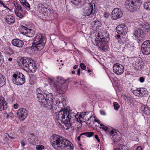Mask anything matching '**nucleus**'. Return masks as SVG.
<instances>
[{
	"label": "nucleus",
	"instance_id": "obj_1",
	"mask_svg": "<svg viewBox=\"0 0 150 150\" xmlns=\"http://www.w3.org/2000/svg\"><path fill=\"white\" fill-rule=\"evenodd\" d=\"M50 143L56 150H63L67 147H69L71 150L74 149L72 143L69 140L56 134H54L50 138Z\"/></svg>",
	"mask_w": 150,
	"mask_h": 150
},
{
	"label": "nucleus",
	"instance_id": "obj_2",
	"mask_svg": "<svg viewBox=\"0 0 150 150\" xmlns=\"http://www.w3.org/2000/svg\"><path fill=\"white\" fill-rule=\"evenodd\" d=\"M19 66L25 69H27L32 72H34L37 69V67L34 61L30 58L23 57L21 59L18 63Z\"/></svg>",
	"mask_w": 150,
	"mask_h": 150
},
{
	"label": "nucleus",
	"instance_id": "obj_3",
	"mask_svg": "<svg viewBox=\"0 0 150 150\" xmlns=\"http://www.w3.org/2000/svg\"><path fill=\"white\" fill-rule=\"evenodd\" d=\"M75 115H73V117L69 115L70 118H68V121L67 119L65 120L64 118L62 119V121L64 122V124L67 127L66 129H69L70 127L73 129H78L82 126V121H79L78 119L76 120Z\"/></svg>",
	"mask_w": 150,
	"mask_h": 150
},
{
	"label": "nucleus",
	"instance_id": "obj_4",
	"mask_svg": "<svg viewBox=\"0 0 150 150\" xmlns=\"http://www.w3.org/2000/svg\"><path fill=\"white\" fill-rule=\"evenodd\" d=\"M54 112H55L56 114V118L57 120H60L64 124V122L62 121V119L64 118L65 120L67 119V120L68 121V118L69 117L70 118L69 115H71V117H73L74 115L72 113H70L66 108H64L63 110L62 109L57 112H55L54 111Z\"/></svg>",
	"mask_w": 150,
	"mask_h": 150
},
{
	"label": "nucleus",
	"instance_id": "obj_5",
	"mask_svg": "<svg viewBox=\"0 0 150 150\" xmlns=\"http://www.w3.org/2000/svg\"><path fill=\"white\" fill-rule=\"evenodd\" d=\"M140 3V0H127L125 5L129 11L133 12L139 6Z\"/></svg>",
	"mask_w": 150,
	"mask_h": 150
},
{
	"label": "nucleus",
	"instance_id": "obj_6",
	"mask_svg": "<svg viewBox=\"0 0 150 150\" xmlns=\"http://www.w3.org/2000/svg\"><path fill=\"white\" fill-rule=\"evenodd\" d=\"M45 99L46 100V103L44 106L52 111H54V110H56L57 108H55V106H56L55 104H54L53 97L51 93H46Z\"/></svg>",
	"mask_w": 150,
	"mask_h": 150
},
{
	"label": "nucleus",
	"instance_id": "obj_7",
	"mask_svg": "<svg viewBox=\"0 0 150 150\" xmlns=\"http://www.w3.org/2000/svg\"><path fill=\"white\" fill-rule=\"evenodd\" d=\"M12 81L17 85H21L25 81L24 76L22 73L14 74L13 75Z\"/></svg>",
	"mask_w": 150,
	"mask_h": 150
},
{
	"label": "nucleus",
	"instance_id": "obj_8",
	"mask_svg": "<svg viewBox=\"0 0 150 150\" xmlns=\"http://www.w3.org/2000/svg\"><path fill=\"white\" fill-rule=\"evenodd\" d=\"M34 43L40 45V48L44 47L46 40L44 35L41 34H38L33 39Z\"/></svg>",
	"mask_w": 150,
	"mask_h": 150
},
{
	"label": "nucleus",
	"instance_id": "obj_9",
	"mask_svg": "<svg viewBox=\"0 0 150 150\" xmlns=\"http://www.w3.org/2000/svg\"><path fill=\"white\" fill-rule=\"evenodd\" d=\"M142 51L144 55H148L150 54V41H144L141 46Z\"/></svg>",
	"mask_w": 150,
	"mask_h": 150
},
{
	"label": "nucleus",
	"instance_id": "obj_10",
	"mask_svg": "<svg viewBox=\"0 0 150 150\" xmlns=\"http://www.w3.org/2000/svg\"><path fill=\"white\" fill-rule=\"evenodd\" d=\"M18 118L21 121H23L28 115L27 111L23 108H20L18 110L17 112Z\"/></svg>",
	"mask_w": 150,
	"mask_h": 150
},
{
	"label": "nucleus",
	"instance_id": "obj_11",
	"mask_svg": "<svg viewBox=\"0 0 150 150\" xmlns=\"http://www.w3.org/2000/svg\"><path fill=\"white\" fill-rule=\"evenodd\" d=\"M95 11L93 10V6L89 4L88 5L87 7L84 9L82 15L85 16H90V17H92Z\"/></svg>",
	"mask_w": 150,
	"mask_h": 150
},
{
	"label": "nucleus",
	"instance_id": "obj_12",
	"mask_svg": "<svg viewBox=\"0 0 150 150\" xmlns=\"http://www.w3.org/2000/svg\"><path fill=\"white\" fill-rule=\"evenodd\" d=\"M38 10L40 13L45 16H48L51 13L50 10L45 7L44 5L41 3L38 4Z\"/></svg>",
	"mask_w": 150,
	"mask_h": 150
},
{
	"label": "nucleus",
	"instance_id": "obj_13",
	"mask_svg": "<svg viewBox=\"0 0 150 150\" xmlns=\"http://www.w3.org/2000/svg\"><path fill=\"white\" fill-rule=\"evenodd\" d=\"M113 70L114 72L117 75L122 74L124 71V68L123 66L118 63L114 65Z\"/></svg>",
	"mask_w": 150,
	"mask_h": 150
},
{
	"label": "nucleus",
	"instance_id": "obj_14",
	"mask_svg": "<svg viewBox=\"0 0 150 150\" xmlns=\"http://www.w3.org/2000/svg\"><path fill=\"white\" fill-rule=\"evenodd\" d=\"M134 35L140 41L142 42L145 39V35L141 29L138 28L137 29L134 31Z\"/></svg>",
	"mask_w": 150,
	"mask_h": 150
},
{
	"label": "nucleus",
	"instance_id": "obj_15",
	"mask_svg": "<svg viewBox=\"0 0 150 150\" xmlns=\"http://www.w3.org/2000/svg\"><path fill=\"white\" fill-rule=\"evenodd\" d=\"M122 16V13L121 10L118 8H114L112 12V17L114 20L121 17Z\"/></svg>",
	"mask_w": 150,
	"mask_h": 150
},
{
	"label": "nucleus",
	"instance_id": "obj_16",
	"mask_svg": "<svg viewBox=\"0 0 150 150\" xmlns=\"http://www.w3.org/2000/svg\"><path fill=\"white\" fill-rule=\"evenodd\" d=\"M127 27L126 25L124 24H121L118 25L116 30L117 33L120 35H123L127 32Z\"/></svg>",
	"mask_w": 150,
	"mask_h": 150
},
{
	"label": "nucleus",
	"instance_id": "obj_17",
	"mask_svg": "<svg viewBox=\"0 0 150 150\" xmlns=\"http://www.w3.org/2000/svg\"><path fill=\"white\" fill-rule=\"evenodd\" d=\"M133 93H135V95L140 97H142L146 93V89L142 88H138L137 89L133 90Z\"/></svg>",
	"mask_w": 150,
	"mask_h": 150
},
{
	"label": "nucleus",
	"instance_id": "obj_18",
	"mask_svg": "<svg viewBox=\"0 0 150 150\" xmlns=\"http://www.w3.org/2000/svg\"><path fill=\"white\" fill-rule=\"evenodd\" d=\"M109 134L112 136V139L114 142H118L120 140V137L115 129H112L110 132H109Z\"/></svg>",
	"mask_w": 150,
	"mask_h": 150
},
{
	"label": "nucleus",
	"instance_id": "obj_19",
	"mask_svg": "<svg viewBox=\"0 0 150 150\" xmlns=\"http://www.w3.org/2000/svg\"><path fill=\"white\" fill-rule=\"evenodd\" d=\"M13 45L18 47H21L23 45V42L21 40L18 39H14L12 41Z\"/></svg>",
	"mask_w": 150,
	"mask_h": 150
},
{
	"label": "nucleus",
	"instance_id": "obj_20",
	"mask_svg": "<svg viewBox=\"0 0 150 150\" xmlns=\"http://www.w3.org/2000/svg\"><path fill=\"white\" fill-rule=\"evenodd\" d=\"M46 93H43V94H39L38 95L37 97L41 105H44L46 103V100L45 99V96H46Z\"/></svg>",
	"mask_w": 150,
	"mask_h": 150
},
{
	"label": "nucleus",
	"instance_id": "obj_21",
	"mask_svg": "<svg viewBox=\"0 0 150 150\" xmlns=\"http://www.w3.org/2000/svg\"><path fill=\"white\" fill-rule=\"evenodd\" d=\"M38 45L37 44H35L34 43L33 44L32 46L31 47V50L33 52L34 51L35 53H36L38 51H40L44 48V47H43L41 48L39 47L40 45Z\"/></svg>",
	"mask_w": 150,
	"mask_h": 150
},
{
	"label": "nucleus",
	"instance_id": "obj_22",
	"mask_svg": "<svg viewBox=\"0 0 150 150\" xmlns=\"http://www.w3.org/2000/svg\"><path fill=\"white\" fill-rule=\"evenodd\" d=\"M6 21L8 24H11L14 22V18L11 15H7L6 17Z\"/></svg>",
	"mask_w": 150,
	"mask_h": 150
},
{
	"label": "nucleus",
	"instance_id": "obj_23",
	"mask_svg": "<svg viewBox=\"0 0 150 150\" xmlns=\"http://www.w3.org/2000/svg\"><path fill=\"white\" fill-rule=\"evenodd\" d=\"M139 29H141V30L143 31V32H148L147 30H149V25L148 24H140L139 26Z\"/></svg>",
	"mask_w": 150,
	"mask_h": 150
},
{
	"label": "nucleus",
	"instance_id": "obj_24",
	"mask_svg": "<svg viewBox=\"0 0 150 150\" xmlns=\"http://www.w3.org/2000/svg\"><path fill=\"white\" fill-rule=\"evenodd\" d=\"M21 32L23 34L25 35L28 31H30V29L27 28L23 25H21L20 28Z\"/></svg>",
	"mask_w": 150,
	"mask_h": 150
},
{
	"label": "nucleus",
	"instance_id": "obj_25",
	"mask_svg": "<svg viewBox=\"0 0 150 150\" xmlns=\"http://www.w3.org/2000/svg\"><path fill=\"white\" fill-rule=\"evenodd\" d=\"M142 111L144 114L147 115H150V108L148 106H143L142 107Z\"/></svg>",
	"mask_w": 150,
	"mask_h": 150
},
{
	"label": "nucleus",
	"instance_id": "obj_26",
	"mask_svg": "<svg viewBox=\"0 0 150 150\" xmlns=\"http://www.w3.org/2000/svg\"><path fill=\"white\" fill-rule=\"evenodd\" d=\"M0 105V110L2 111L6 110L7 108V104L5 101L4 103H2Z\"/></svg>",
	"mask_w": 150,
	"mask_h": 150
},
{
	"label": "nucleus",
	"instance_id": "obj_27",
	"mask_svg": "<svg viewBox=\"0 0 150 150\" xmlns=\"http://www.w3.org/2000/svg\"><path fill=\"white\" fill-rule=\"evenodd\" d=\"M14 4L17 10L23 12V10L21 5L18 4L16 1L14 2Z\"/></svg>",
	"mask_w": 150,
	"mask_h": 150
},
{
	"label": "nucleus",
	"instance_id": "obj_28",
	"mask_svg": "<svg viewBox=\"0 0 150 150\" xmlns=\"http://www.w3.org/2000/svg\"><path fill=\"white\" fill-rule=\"evenodd\" d=\"M142 66V64L141 62L136 63L135 64L134 69L136 70L141 69Z\"/></svg>",
	"mask_w": 150,
	"mask_h": 150
},
{
	"label": "nucleus",
	"instance_id": "obj_29",
	"mask_svg": "<svg viewBox=\"0 0 150 150\" xmlns=\"http://www.w3.org/2000/svg\"><path fill=\"white\" fill-rule=\"evenodd\" d=\"M20 11H16L15 10V13L16 15L18 17L21 18L24 17L23 14Z\"/></svg>",
	"mask_w": 150,
	"mask_h": 150
},
{
	"label": "nucleus",
	"instance_id": "obj_30",
	"mask_svg": "<svg viewBox=\"0 0 150 150\" xmlns=\"http://www.w3.org/2000/svg\"><path fill=\"white\" fill-rule=\"evenodd\" d=\"M144 6V8L147 10L150 11V1H148L145 3Z\"/></svg>",
	"mask_w": 150,
	"mask_h": 150
},
{
	"label": "nucleus",
	"instance_id": "obj_31",
	"mask_svg": "<svg viewBox=\"0 0 150 150\" xmlns=\"http://www.w3.org/2000/svg\"><path fill=\"white\" fill-rule=\"evenodd\" d=\"M4 115L6 118H12L14 117V115L12 112H9L8 113L6 112L4 113Z\"/></svg>",
	"mask_w": 150,
	"mask_h": 150
},
{
	"label": "nucleus",
	"instance_id": "obj_32",
	"mask_svg": "<svg viewBox=\"0 0 150 150\" xmlns=\"http://www.w3.org/2000/svg\"><path fill=\"white\" fill-rule=\"evenodd\" d=\"M21 4L26 9H28V10H30V7L29 4L26 2V1H25V2L23 3H22Z\"/></svg>",
	"mask_w": 150,
	"mask_h": 150
},
{
	"label": "nucleus",
	"instance_id": "obj_33",
	"mask_svg": "<svg viewBox=\"0 0 150 150\" xmlns=\"http://www.w3.org/2000/svg\"><path fill=\"white\" fill-rule=\"evenodd\" d=\"M83 134V135H85L87 137H91L93 135L94 133L93 132H89L84 133Z\"/></svg>",
	"mask_w": 150,
	"mask_h": 150
},
{
	"label": "nucleus",
	"instance_id": "obj_34",
	"mask_svg": "<svg viewBox=\"0 0 150 150\" xmlns=\"http://www.w3.org/2000/svg\"><path fill=\"white\" fill-rule=\"evenodd\" d=\"M33 32L32 30L30 29V31H28L25 35L29 37H32L33 36Z\"/></svg>",
	"mask_w": 150,
	"mask_h": 150
},
{
	"label": "nucleus",
	"instance_id": "obj_35",
	"mask_svg": "<svg viewBox=\"0 0 150 150\" xmlns=\"http://www.w3.org/2000/svg\"><path fill=\"white\" fill-rule=\"evenodd\" d=\"M82 2V0H72L71 2L75 5H77L79 4Z\"/></svg>",
	"mask_w": 150,
	"mask_h": 150
},
{
	"label": "nucleus",
	"instance_id": "obj_36",
	"mask_svg": "<svg viewBox=\"0 0 150 150\" xmlns=\"http://www.w3.org/2000/svg\"><path fill=\"white\" fill-rule=\"evenodd\" d=\"M113 104L115 110H118L120 108V105L118 103L116 102H114Z\"/></svg>",
	"mask_w": 150,
	"mask_h": 150
},
{
	"label": "nucleus",
	"instance_id": "obj_37",
	"mask_svg": "<svg viewBox=\"0 0 150 150\" xmlns=\"http://www.w3.org/2000/svg\"><path fill=\"white\" fill-rule=\"evenodd\" d=\"M5 80L3 76V75L0 73V84H3L4 83Z\"/></svg>",
	"mask_w": 150,
	"mask_h": 150
},
{
	"label": "nucleus",
	"instance_id": "obj_38",
	"mask_svg": "<svg viewBox=\"0 0 150 150\" xmlns=\"http://www.w3.org/2000/svg\"><path fill=\"white\" fill-rule=\"evenodd\" d=\"M44 148V146L41 145H37L36 146L37 150H42Z\"/></svg>",
	"mask_w": 150,
	"mask_h": 150
},
{
	"label": "nucleus",
	"instance_id": "obj_39",
	"mask_svg": "<svg viewBox=\"0 0 150 150\" xmlns=\"http://www.w3.org/2000/svg\"><path fill=\"white\" fill-rule=\"evenodd\" d=\"M100 128H102L105 131H107V132H108L109 134V132H110L111 131V130H110L108 127H105L104 126L103 127Z\"/></svg>",
	"mask_w": 150,
	"mask_h": 150
},
{
	"label": "nucleus",
	"instance_id": "obj_40",
	"mask_svg": "<svg viewBox=\"0 0 150 150\" xmlns=\"http://www.w3.org/2000/svg\"><path fill=\"white\" fill-rule=\"evenodd\" d=\"M80 67L83 70H85L86 69V66L84 63H81L80 64Z\"/></svg>",
	"mask_w": 150,
	"mask_h": 150
},
{
	"label": "nucleus",
	"instance_id": "obj_41",
	"mask_svg": "<svg viewBox=\"0 0 150 150\" xmlns=\"http://www.w3.org/2000/svg\"><path fill=\"white\" fill-rule=\"evenodd\" d=\"M36 93L37 94V95L39 94H43V93H44L43 92H42L40 88H38L36 90Z\"/></svg>",
	"mask_w": 150,
	"mask_h": 150
},
{
	"label": "nucleus",
	"instance_id": "obj_42",
	"mask_svg": "<svg viewBox=\"0 0 150 150\" xmlns=\"http://www.w3.org/2000/svg\"><path fill=\"white\" fill-rule=\"evenodd\" d=\"M0 4L3 5L4 7L6 8L7 9L10 10V9L8 8V7L6 6V5L3 3L2 1L0 0Z\"/></svg>",
	"mask_w": 150,
	"mask_h": 150
},
{
	"label": "nucleus",
	"instance_id": "obj_43",
	"mask_svg": "<svg viewBox=\"0 0 150 150\" xmlns=\"http://www.w3.org/2000/svg\"><path fill=\"white\" fill-rule=\"evenodd\" d=\"M5 101L4 98L0 96V105L2 103H3Z\"/></svg>",
	"mask_w": 150,
	"mask_h": 150
},
{
	"label": "nucleus",
	"instance_id": "obj_44",
	"mask_svg": "<svg viewBox=\"0 0 150 150\" xmlns=\"http://www.w3.org/2000/svg\"><path fill=\"white\" fill-rule=\"evenodd\" d=\"M100 113L101 115H105L106 114V113L105 111L103 110H101L100 111Z\"/></svg>",
	"mask_w": 150,
	"mask_h": 150
},
{
	"label": "nucleus",
	"instance_id": "obj_45",
	"mask_svg": "<svg viewBox=\"0 0 150 150\" xmlns=\"http://www.w3.org/2000/svg\"><path fill=\"white\" fill-rule=\"evenodd\" d=\"M95 138L97 140L98 142H100V140L99 138L98 135H96L95 136Z\"/></svg>",
	"mask_w": 150,
	"mask_h": 150
},
{
	"label": "nucleus",
	"instance_id": "obj_46",
	"mask_svg": "<svg viewBox=\"0 0 150 150\" xmlns=\"http://www.w3.org/2000/svg\"><path fill=\"white\" fill-rule=\"evenodd\" d=\"M109 13H105L104 14V17L107 18L109 16Z\"/></svg>",
	"mask_w": 150,
	"mask_h": 150
},
{
	"label": "nucleus",
	"instance_id": "obj_47",
	"mask_svg": "<svg viewBox=\"0 0 150 150\" xmlns=\"http://www.w3.org/2000/svg\"><path fill=\"white\" fill-rule=\"evenodd\" d=\"M117 39H118V41L120 42V40L121 39H120V35H117Z\"/></svg>",
	"mask_w": 150,
	"mask_h": 150
},
{
	"label": "nucleus",
	"instance_id": "obj_48",
	"mask_svg": "<svg viewBox=\"0 0 150 150\" xmlns=\"http://www.w3.org/2000/svg\"><path fill=\"white\" fill-rule=\"evenodd\" d=\"M81 70L80 69H78L77 71V74L79 76L80 75Z\"/></svg>",
	"mask_w": 150,
	"mask_h": 150
},
{
	"label": "nucleus",
	"instance_id": "obj_49",
	"mask_svg": "<svg viewBox=\"0 0 150 150\" xmlns=\"http://www.w3.org/2000/svg\"><path fill=\"white\" fill-rule=\"evenodd\" d=\"M139 81L141 82H143L144 81V79L142 77L139 78Z\"/></svg>",
	"mask_w": 150,
	"mask_h": 150
},
{
	"label": "nucleus",
	"instance_id": "obj_50",
	"mask_svg": "<svg viewBox=\"0 0 150 150\" xmlns=\"http://www.w3.org/2000/svg\"><path fill=\"white\" fill-rule=\"evenodd\" d=\"M18 104H15L13 105V108L15 109H16L18 108Z\"/></svg>",
	"mask_w": 150,
	"mask_h": 150
},
{
	"label": "nucleus",
	"instance_id": "obj_51",
	"mask_svg": "<svg viewBox=\"0 0 150 150\" xmlns=\"http://www.w3.org/2000/svg\"><path fill=\"white\" fill-rule=\"evenodd\" d=\"M25 142L23 140L21 142V144L23 146H24L25 145Z\"/></svg>",
	"mask_w": 150,
	"mask_h": 150
},
{
	"label": "nucleus",
	"instance_id": "obj_52",
	"mask_svg": "<svg viewBox=\"0 0 150 150\" xmlns=\"http://www.w3.org/2000/svg\"><path fill=\"white\" fill-rule=\"evenodd\" d=\"M83 135V133H81L79 136L77 137V139L79 141H80V138L81 136Z\"/></svg>",
	"mask_w": 150,
	"mask_h": 150
},
{
	"label": "nucleus",
	"instance_id": "obj_53",
	"mask_svg": "<svg viewBox=\"0 0 150 150\" xmlns=\"http://www.w3.org/2000/svg\"><path fill=\"white\" fill-rule=\"evenodd\" d=\"M136 150H142V148L140 146H138L136 149Z\"/></svg>",
	"mask_w": 150,
	"mask_h": 150
},
{
	"label": "nucleus",
	"instance_id": "obj_54",
	"mask_svg": "<svg viewBox=\"0 0 150 150\" xmlns=\"http://www.w3.org/2000/svg\"><path fill=\"white\" fill-rule=\"evenodd\" d=\"M1 53L0 52V66L2 64V60L1 59Z\"/></svg>",
	"mask_w": 150,
	"mask_h": 150
},
{
	"label": "nucleus",
	"instance_id": "obj_55",
	"mask_svg": "<svg viewBox=\"0 0 150 150\" xmlns=\"http://www.w3.org/2000/svg\"><path fill=\"white\" fill-rule=\"evenodd\" d=\"M81 118H82V115H79V120H78L80 122V121H81V120H80Z\"/></svg>",
	"mask_w": 150,
	"mask_h": 150
},
{
	"label": "nucleus",
	"instance_id": "obj_56",
	"mask_svg": "<svg viewBox=\"0 0 150 150\" xmlns=\"http://www.w3.org/2000/svg\"><path fill=\"white\" fill-rule=\"evenodd\" d=\"M30 83L31 85H33L35 83V82H34L33 81H30Z\"/></svg>",
	"mask_w": 150,
	"mask_h": 150
},
{
	"label": "nucleus",
	"instance_id": "obj_57",
	"mask_svg": "<svg viewBox=\"0 0 150 150\" xmlns=\"http://www.w3.org/2000/svg\"><path fill=\"white\" fill-rule=\"evenodd\" d=\"M19 1L21 4L25 2V0H19Z\"/></svg>",
	"mask_w": 150,
	"mask_h": 150
},
{
	"label": "nucleus",
	"instance_id": "obj_58",
	"mask_svg": "<svg viewBox=\"0 0 150 150\" xmlns=\"http://www.w3.org/2000/svg\"><path fill=\"white\" fill-rule=\"evenodd\" d=\"M94 120L95 122H97L98 123H99L100 122V121L99 120H98V119H95Z\"/></svg>",
	"mask_w": 150,
	"mask_h": 150
},
{
	"label": "nucleus",
	"instance_id": "obj_59",
	"mask_svg": "<svg viewBox=\"0 0 150 150\" xmlns=\"http://www.w3.org/2000/svg\"><path fill=\"white\" fill-rule=\"evenodd\" d=\"M78 67V66L77 65H75V66H74V67L73 69H76Z\"/></svg>",
	"mask_w": 150,
	"mask_h": 150
},
{
	"label": "nucleus",
	"instance_id": "obj_60",
	"mask_svg": "<svg viewBox=\"0 0 150 150\" xmlns=\"http://www.w3.org/2000/svg\"><path fill=\"white\" fill-rule=\"evenodd\" d=\"M8 136L9 138H10L11 139H14V138L13 137L11 136H9V135H8Z\"/></svg>",
	"mask_w": 150,
	"mask_h": 150
},
{
	"label": "nucleus",
	"instance_id": "obj_61",
	"mask_svg": "<svg viewBox=\"0 0 150 150\" xmlns=\"http://www.w3.org/2000/svg\"><path fill=\"white\" fill-rule=\"evenodd\" d=\"M8 60L9 61H11L12 60V58L10 57L8 59Z\"/></svg>",
	"mask_w": 150,
	"mask_h": 150
},
{
	"label": "nucleus",
	"instance_id": "obj_62",
	"mask_svg": "<svg viewBox=\"0 0 150 150\" xmlns=\"http://www.w3.org/2000/svg\"><path fill=\"white\" fill-rule=\"evenodd\" d=\"M91 116H90L89 118H87V119L86 120V121H88L89 120L90 118H91Z\"/></svg>",
	"mask_w": 150,
	"mask_h": 150
},
{
	"label": "nucleus",
	"instance_id": "obj_63",
	"mask_svg": "<svg viewBox=\"0 0 150 150\" xmlns=\"http://www.w3.org/2000/svg\"><path fill=\"white\" fill-rule=\"evenodd\" d=\"M96 42L97 43V44H98V46H99V45H98V44L100 43V41L99 40V41H98V40H97V42Z\"/></svg>",
	"mask_w": 150,
	"mask_h": 150
},
{
	"label": "nucleus",
	"instance_id": "obj_64",
	"mask_svg": "<svg viewBox=\"0 0 150 150\" xmlns=\"http://www.w3.org/2000/svg\"><path fill=\"white\" fill-rule=\"evenodd\" d=\"M63 82H62V83H65L67 81L66 80H63Z\"/></svg>",
	"mask_w": 150,
	"mask_h": 150
}]
</instances>
